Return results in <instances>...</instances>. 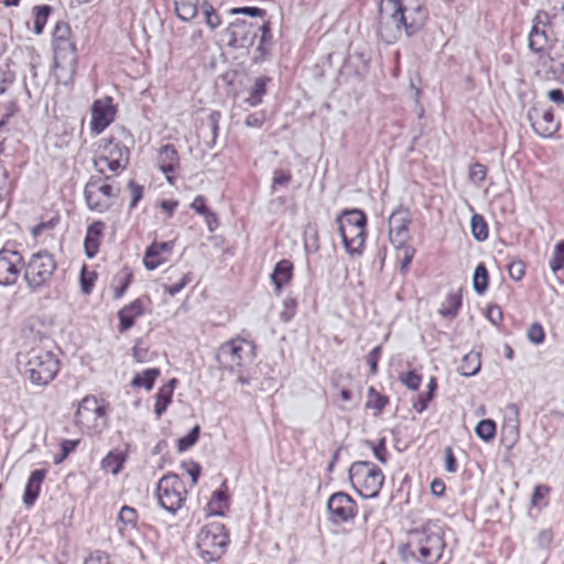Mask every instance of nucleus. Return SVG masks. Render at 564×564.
<instances>
[{
    "instance_id": "nucleus-38",
    "label": "nucleus",
    "mask_w": 564,
    "mask_h": 564,
    "mask_svg": "<svg viewBox=\"0 0 564 564\" xmlns=\"http://www.w3.org/2000/svg\"><path fill=\"white\" fill-rule=\"evenodd\" d=\"M389 404V397L379 393L375 387H369L367 392L366 409L373 410V415L379 416Z\"/></svg>"
},
{
    "instance_id": "nucleus-19",
    "label": "nucleus",
    "mask_w": 564,
    "mask_h": 564,
    "mask_svg": "<svg viewBox=\"0 0 564 564\" xmlns=\"http://www.w3.org/2000/svg\"><path fill=\"white\" fill-rule=\"evenodd\" d=\"M158 167L165 175L170 185H175L176 173L181 167L180 155L173 144H164L158 154Z\"/></svg>"
},
{
    "instance_id": "nucleus-7",
    "label": "nucleus",
    "mask_w": 564,
    "mask_h": 564,
    "mask_svg": "<svg viewBox=\"0 0 564 564\" xmlns=\"http://www.w3.org/2000/svg\"><path fill=\"white\" fill-rule=\"evenodd\" d=\"M229 534L225 524L213 521L205 524L196 536V547L205 563L219 560L227 551Z\"/></svg>"
},
{
    "instance_id": "nucleus-48",
    "label": "nucleus",
    "mask_w": 564,
    "mask_h": 564,
    "mask_svg": "<svg viewBox=\"0 0 564 564\" xmlns=\"http://www.w3.org/2000/svg\"><path fill=\"white\" fill-rule=\"evenodd\" d=\"M496 423L490 419L481 420L475 427L476 435L485 442L491 441L496 435Z\"/></svg>"
},
{
    "instance_id": "nucleus-21",
    "label": "nucleus",
    "mask_w": 564,
    "mask_h": 564,
    "mask_svg": "<svg viewBox=\"0 0 564 564\" xmlns=\"http://www.w3.org/2000/svg\"><path fill=\"white\" fill-rule=\"evenodd\" d=\"M509 417H507L501 427V442L508 449L514 447L520 438V410L518 404L510 403L507 405Z\"/></svg>"
},
{
    "instance_id": "nucleus-27",
    "label": "nucleus",
    "mask_w": 564,
    "mask_h": 564,
    "mask_svg": "<svg viewBox=\"0 0 564 564\" xmlns=\"http://www.w3.org/2000/svg\"><path fill=\"white\" fill-rule=\"evenodd\" d=\"M293 276V263L290 260H280L271 273V280L278 293L288 284Z\"/></svg>"
},
{
    "instance_id": "nucleus-46",
    "label": "nucleus",
    "mask_w": 564,
    "mask_h": 564,
    "mask_svg": "<svg viewBox=\"0 0 564 564\" xmlns=\"http://www.w3.org/2000/svg\"><path fill=\"white\" fill-rule=\"evenodd\" d=\"M549 265L554 274H557L564 269V240H560L555 243L549 260Z\"/></svg>"
},
{
    "instance_id": "nucleus-32",
    "label": "nucleus",
    "mask_w": 564,
    "mask_h": 564,
    "mask_svg": "<svg viewBox=\"0 0 564 564\" xmlns=\"http://www.w3.org/2000/svg\"><path fill=\"white\" fill-rule=\"evenodd\" d=\"M202 0H174V10L181 21L189 22L197 17Z\"/></svg>"
},
{
    "instance_id": "nucleus-54",
    "label": "nucleus",
    "mask_w": 564,
    "mask_h": 564,
    "mask_svg": "<svg viewBox=\"0 0 564 564\" xmlns=\"http://www.w3.org/2000/svg\"><path fill=\"white\" fill-rule=\"evenodd\" d=\"M79 440H63L61 443V453L54 457V464L58 465L67 458V456L76 449Z\"/></svg>"
},
{
    "instance_id": "nucleus-24",
    "label": "nucleus",
    "mask_w": 564,
    "mask_h": 564,
    "mask_svg": "<svg viewBox=\"0 0 564 564\" xmlns=\"http://www.w3.org/2000/svg\"><path fill=\"white\" fill-rule=\"evenodd\" d=\"M46 473V469H35L31 473L23 494V503L28 509L32 508L37 500Z\"/></svg>"
},
{
    "instance_id": "nucleus-50",
    "label": "nucleus",
    "mask_w": 564,
    "mask_h": 564,
    "mask_svg": "<svg viewBox=\"0 0 564 564\" xmlns=\"http://www.w3.org/2000/svg\"><path fill=\"white\" fill-rule=\"evenodd\" d=\"M200 434V426L195 425L185 436L178 438L177 441V451L180 453L188 451L192 446H194Z\"/></svg>"
},
{
    "instance_id": "nucleus-14",
    "label": "nucleus",
    "mask_w": 564,
    "mask_h": 564,
    "mask_svg": "<svg viewBox=\"0 0 564 564\" xmlns=\"http://www.w3.org/2000/svg\"><path fill=\"white\" fill-rule=\"evenodd\" d=\"M328 520L334 525L352 522L358 514L355 499L344 491L330 495L327 500Z\"/></svg>"
},
{
    "instance_id": "nucleus-44",
    "label": "nucleus",
    "mask_w": 564,
    "mask_h": 564,
    "mask_svg": "<svg viewBox=\"0 0 564 564\" xmlns=\"http://www.w3.org/2000/svg\"><path fill=\"white\" fill-rule=\"evenodd\" d=\"M470 227L473 237L477 241H485L488 238V225L482 215L474 214L470 219Z\"/></svg>"
},
{
    "instance_id": "nucleus-62",
    "label": "nucleus",
    "mask_w": 564,
    "mask_h": 564,
    "mask_svg": "<svg viewBox=\"0 0 564 564\" xmlns=\"http://www.w3.org/2000/svg\"><path fill=\"white\" fill-rule=\"evenodd\" d=\"M83 564H113L110 555L105 551H94L84 561Z\"/></svg>"
},
{
    "instance_id": "nucleus-35",
    "label": "nucleus",
    "mask_w": 564,
    "mask_h": 564,
    "mask_svg": "<svg viewBox=\"0 0 564 564\" xmlns=\"http://www.w3.org/2000/svg\"><path fill=\"white\" fill-rule=\"evenodd\" d=\"M94 166L100 176L105 177L106 171H110L112 174L118 175L127 169L128 164L118 161V159L113 160L106 156L105 154H101L94 159Z\"/></svg>"
},
{
    "instance_id": "nucleus-58",
    "label": "nucleus",
    "mask_w": 564,
    "mask_h": 564,
    "mask_svg": "<svg viewBox=\"0 0 564 564\" xmlns=\"http://www.w3.org/2000/svg\"><path fill=\"white\" fill-rule=\"evenodd\" d=\"M486 175L487 167L484 164L475 162L470 165L468 177L473 183L480 184L481 182L485 181Z\"/></svg>"
},
{
    "instance_id": "nucleus-31",
    "label": "nucleus",
    "mask_w": 564,
    "mask_h": 564,
    "mask_svg": "<svg viewBox=\"0 0 564 564\" xmlns=\"http://www.w3.org/2000/svg\"><path fill=\"white\" fill-rule=\"evenodd\" d=\"M272 79L268 76H259L254 79L252 87L249 90L248 97L243 100L249 107H258L262 104L263 97L267 95V86Z\"/></svg>"
},
{
    "instance_id": "nucleus-64",
    "label": "nucleus",
    "mask_w": 564,
    "mask_h": 564,
    "mask_svg": "<svg viewBox=\"0 0 564 564\" xmlns=\"http://www.w3.org/2000/svg\"><path fill=\"white\" fill-rule=\"evenodd\" d=\"M128 188L130 189L131 196H132L130 205H129V209L132 210L133 208H135L138 203L143 197V186L138 184L134 180H131L128 183Z\"/></svg>"
},
{
    "instance_id": "nucleus-51",
    "label": "nucleus",
    "mask_w": 564,
    "mask_h": 564,
    "mask_svg": "<svg viewBox=\"0 0 564 564\" xmlns=\"http://www.w3.org/2000/svg\"><path fill=\"white\" fill-rule=\"evenodd\" d=\"M191 208L194 209L197 214L204 216L210 226V218L216 220V215L209 210L206 206V198L202 195H198L194 198L191 204Z\"/></svg>"
},
{
    "instance_id": "nucleus-56",
    "label": "nucleus",
    "mask_w": 564,
    "mask_h": 564,
    "mask_svg": "<svg viewBox=\"0 0 564 564\" xmlns=\"http://www.w3.org/2000/svg\"><path fill=\"white\" fill-rule=\"evenodd\" d=\"M297 302L294 297L288 296L283 301V310L280 313V318L283 322H290L296 314Z\"/></svg>"
},
{
    "instance_id": "nucleus-13",
    "label": "nucleus",
    "mask_w": 564,
    "mask_h": 564,
    "mask_svg": "<svg viewBox=\"0 0 564 564\" xmlns=\"http://www.w3.org/2000/svg\"><path fill=\"white\" fill-rule=\"evenodd\" d=\"M106 421V406L94 395L85 397L75 413V424L80 429L95 430Z\"/></svg>"
},
{
    "instance_id": "nucleus-20",
    "label": "nucleus",
    "mask_w": 564,
    "mask_h": 564,
    "mask_svg": "<svg viewBox=\"0 0 564 564\" xmlns=\"http://www.w3.org/2000/svg\"><path fill=\"white\" fill-rule=\"evenodd\" d=\"M151 301L148 296L139 297L132 301L130 304L124 305L118 312L119 326L118 329L120 333H126L130 328L133 327L135 319L147 312V305L150 304Z\"/></svg>"
},
{
    "instance_id": "nucleus-11",
    "label": "nucleus",
    "mask_w": 564,
    "mask_h": 564,
    "mask_svg": "<svg viewBox=\"0 0 564 564\" xmlns=\"http://www.w3.org/2000/svg\"><path fill=\"white\" fill-rule=\"evenodd\" d=\"M109 178V175H105V177L93 175L86 183L84 196L87 207L90 210L105 213L113 205L115 199L119 196L120 188H115L112 185L106 183Z\"/></svg>"
},
{
    "instance_id": "nucleus-47",
    "label": "nucleus",
    "mask_w": 564,
    "mask_h": 564,
    "mask_svg": "<svg viewBox=\"0 0 564 564\" xmlns=\"http://www.w3.org/2000/svg\"><path fill=\"white\" fill-rule=\"evenodd\" d=\"M34 33L41 34L52 13V7L48 4L34 7Z\"/></svg>"
},
{
    "instance_id": "nucleus-26",
    "label": "nucleus",
    "mask_w": 564,
    "mask_h": 564,
    "mask_svg": "<svg viewBox=\"0 0 564 564\" xmlns=\"http://www.w3.org/2000/svg\"><path fill=\"white\" fill-rule=\"evenodd\" d=\"M259 28V43L256 47V52L258 55L254 57L256 63H261L265 61L270 54L272 43H273V36H272V30L271 24L269 21H263L261 24H258Z\"/></svg>"
},
{
    "instance_id": "nucleus-5",
    "label": "nucleus",
    "mask_w": 564,
    "mask_h": 564,
    "mask_svg": "<svg viewBox=\"0 0 564 564\" xmlns=\"http://www.w3.org/2000/svg\"><path fill=\"white\" fill-rule=\"evenodd\" d=\"M336 223L346 251L361 254L366 241L367 216L361 209H350L337 216Z\"/></svg>"
},
{
    "instance_id": "nucleus-55",
    "label": "nucleus",
    "mask_w": 564,
    "mask_h": 564,
    "mask_svg": "<svg viewBox=\"0 0 564 564\" xmlns=\"http://www.w3.org/2000/svg\"><path fill=\"white\" fill-rule=\"evenodd\" d=\"M14 80L15 73L8 65L0 66V95H3Z\"/></svg>"
},
{
    "instance_id": "nucleus-49",
    "label": "nucleus",
    "mask_w": 564,
    "mask_h": 564,
    "mask_svg": "<svg viewBox=\"0 0 564 564\" xmlns=\"http://www.w3.org/2000/svg\"><path fill=\"white\" fill-rule=\"evenodd\" d=\"M292 181V173L290 170L275 169L273 171L272 183L270 186L271 193H275L279 187H286Z\"/></svg>"
},
{
    "instance_id": "nucleus-6",
    "label": "nucleus",
    "mask_w": 564,
    "mask_h": 564,
    "mask_svg": "<svg viewBox=\"0 0 564 564\" xmlns=\"http://www.w3.org/2000/svg\"><path fill=\"white\" fill-rule=\"evenodd\" d=\"M349 480L360 497L372 499L379 496L384 484V475L375 463L357 460L349 467Z\"/></svg>"
},
{
    "instance_id": "nucleus-57",
    "label": "nucleus",
    "mask_w": 564,
    "mask_h": 564,
    "mask_svg": "<svg viewBox=\"0 0 564 564\" xmlns=\"http://www.w3.org/2000/svg\"><path fill=\"white\" fill-rule=\"evenodd\" d=\"M192 281V273L187 272L182 275L178 282L173 284H164L163 290L171 296H175Z\"/></svg>"
},
{
    "instance_id": "nucleus-28",
    "label": "nucleus",
    "mask_w": 564,
    "mask_h": 564,
    "mask_svg": "<svg viewBox=\"0 0 564 564\" xmlns=\"http://www.w3.org/2000/svg\"><path fill=\"white\" fill-rule=\"evenodd\" d=\"M226 490L227 486L226 481H224L220 488L213 492V496L207 503V512L209 516H224L226 510L229 509V497Z\"/></svg>"
},
{
    "instance_id": "nucleus-8",
    "label": "nucleus",
    "mask_w": 564,
    "mask_h": 564,
    "mask_svg": "<svg viewBox=\"0 0 564 564\" xmlns=\"http://www.w3.org/2000/svg\"><path fill=\"white\" fill-rule=\"evenodd\" d=\"M23 268L24 281L30 291L35 293L51 284L57 263L52 253L41 250L33 253Z\"/></svg>"
},
{
    "instance_id": "nucleus-2",
    "label": "nucleus",
    "mask_w": 564,
    "mask_h": 564,
    "mask_svg": "<svg viewBox=\"0 0 564 564\" xmlns=\"http://www.w3.org/2000/svg\"><path fill=\"white\" fill-rule=\"evenodd\" d=\"M444 529L437 521L429 520L421 528L409 532V542L401 546L403 558L411 557L422 564L440 562L446 547Z\"/></svg>"
},
{
    "instance_id": "nucleus-60",
    "label": "nucleus",
    "mask_w": 564,
    "mask_h": 564,
    "mask_svg": "<svg viewBox=\"0 0 564 564\" xmlns=\"http://www.w3.org/2000/svg\"><path fill=\"white\" fill-rule=\"evenodd\" d=\"M527 337L529 341H531L534 345H540L545 339V333L540 323H533L527 332Z\"/></svg>"
},
{
    "instance_id": "nucleus-4",
    "label": "nucleus",
    "mask_w": 564,
    "mask_h": 564,
    "mask_svg": "<svg viewBox=\"0 0 564 564\" xmlns=\"http://www.w3.org/2000/svg\"><path fill=\"white\" fill-rule=\"evenodd\" d=\"M21 362H23L24 376L35 386H47L59 371L57 356L41 347L30 349Z\"/></svg>"
},
{
    "instance_id": "nucleus-34",
    "label": "nucleus",
    "mask_w": 564,
    "mask_h": 564,
    "mask_svg": "<svg viewBox=\"0 0 564 564\" xmlns=\"http://www.w3.org/2000/svg\"><path fill=\"white\" fill-rule=\"evenodd\" d=\"M463 296L462 290L451 292L446 295L445 301L442 303L438 313L446 318H455L462 307Z\"/></svg>"
},
{
    "instance_id": "nucleus-36",
    "label": "nucleus",
    "mask_w": 564,
    "mask_h": 564,
    "mask_svg": "<svg viewBox=\"0 0 564 564\" xmlns=\"http://www.w3.org/2000/svg\"><path fill=\"white\" fill-rule=\"evenodd\" d=\"M480 368L481 355L478 351L471 350L463 357L457 370L464 377H471L477 375Z\"/></svg>"
},
{
    "instance_id": "nucleus-40",
    "label": "nucleus",
    "mask_w": 564,
    "mask_h": 564,
    "mask_svg": "<svg viewBox=\"0 0 564 564\" xmlns=\"http://www.w3.org/2000/svg\"><path fill=\"white\" fill-rule=\"evenodd\" d=\"M553 57H556L555 62H547L546 65L540 66L546 68L547 79L564 84V53L558 52Z\"/></svg>"
},
{
    "instance_id": "nucleus-23",
    "label": "nucleus",
    "mask_w": 564,
    "mask_h": 564,
    "mask_svg": "<svg viewBox=\"0 0 564 564\" xmlns=\"http://www.w3.org/2000/svg\"><path fill=\"white\" fill-rule=\"evenodd\" d=\"M115 119V108L101 100H96L91 107L90 128L96 133H101Z\"/></svg>"
},
{
    "instance_id": "nucleus-42",
    "label": "nucleus",
    "mask_w": 564,
    "mask_h": 564,
    "mask_svg": "<svg viewBox=\"0 0 564 564\" xmlns=\"http://www.w3.org/2000/svg\"><path fill=\"white\" fill-rule=\"evenodd\" d=\"M159 376H160L159 368H149V369H145L141 373H137L133 377L131 384L133 387H143L148 391H150L153 388L154 382Z\"/></svg>"
},
{
    "instance_id": "nucleus-1",
    "label": "nucleus",
    "mask_w": 564,
    "mask_h": 564,
    "mask_svg": "<svg viewBox=\"0 0 564 564\" xmlns=\"http://www.w3.org/2000/svg\"><path fill=\"white\" fill-rule=\"evenodd\" d=\"M392 8L388 17L382 14V4L379 8L378 36L387 44L395 43L402 32L408 37L416 34L425 24L429 13L425 7L417 4L406 7L401 0H386Z\"/></svg>"
},
{
    "instance_id": "nucleus-16",
    "label": "nucleus",
    "mask_w": 564,
    "mask_h": 564,
    "mask_svg": "<svg viewBox=\"0 0 564 564\" xmlns=\"http://www.w3.org/2000/svg\"><path fill=\"white\" fill-rule=\"evenodd\" d=\"M259 34L258 24L237 19L226 29L228 44L235 48H249Z\"/></svg>"
},
{
    "instance_id": "nucleus-12",
    "label": "nucleus",
    "mask_w": 564,
    "mask_h": 564,
    "mask_svg": "<svg viewBox=\"0 0 564 564\" xmlns=\"http://www.w3.org/2000/svg\"><path fill=\"white\" fill-rule=\"evenodd\" d=\"M52 44L55 66L74 69L77 65V50L72 29L67 22L58 21L55 24Z\"/></svg>"
},
{
    "instance_id": "nucleus-9",
    "label": "nucleus",
    "mask_w": 564,
    "mask_h": 564,
    "mask_svg": "<svg viewBox=\"0 0 564 564\" xmlns=\"http://www.w3.org/2000/svg\"><path fill=\"white\" fill-rule=\"evenodd\" d=\"M256 357V346L240 337L225 341L218 348L216 360L219 367L230 372L239 371Z\"/></svg>"
},
{
    "instance_id": "nucleus-52",
    "label": "nucleus",
    "mask_w": 564,
    "mask_h": 564,
    "mask_svg": "<svg viewBox=\"0 0 564 564\" xmlns=\"http://www.w3.org/2000/svg\"><path fill=\"white\" fill-rule=\"evenodd\" d=\"M399 380L408 389H410L412 391H416L422 383V376L419 375L415 370H410V371L400 373Z\"/></svg>"
},
{
    "instance_id": "nucleus-37",
    "label": "nucleus",
    "mask_w": 564,
    "mask_h": 564,
    "mask_svg": "<svg viewBox=\"0 0 564 564\" xmlns=\"http://www.w3.org/2000/svg\"><path fill=\"white\" fill-rule=\"evenodd\" d=\"M127 454L119 449L110 451L101 460V468L117 475L121 471Z\"/></svg>"
},
{
    "instance_id": "nucleus-30",
    "label": "nucleus",
    "mask_w": 564,
    "mask_h": 564,
    "mask_svg": "<svg viewBox=\"0 0 564 564\" xmlns=\"http://www.w3.org/2000/svg\"><path fill=\"white\" fill-rule=\"evenodd\" d=\"M138 511L130 506H123L118 513L119 532L121 535H129L138 528Z\"/></svg>"
},
{
    "instance_id": "nucleus-18",
    "label": "nucleus",
    "mask_w": 564,
    "mask_h": 564,
    "mask_svg": "<svg viewBox=\"0 0 564 564\" xmlns=\"http://www.w3.org/2000/svg\"><path fill=\"white\" fill-rule=\"evenodd\" d=\"M23 256L15 250H0V285L17 283L22 270Z\"/></svg>"
},
{
    "instance_id": "nucleus-59",
    "label": "nucleus",
    "mask_w": 564,
    "mask_h": 564,
    "mask_svg": "<svg viewBox=\"0 0 564 564\" xmlns=\"http://www.w3.org/2000/svg\"><path fill=\"white\" fill-rule=\"evenodd\" d=\"M372 449L373 456L381 463L387 464L388 463V451L386 446V437H382L378 441L377 444L368 441L367 442Z\"/></svg>"
},
{
    "instance_id": "nucleus-25",
    "label": "nucleus",
    "mask_w": 564,
    "mask_h": 564,
    "mask_svg": "<svg viewBox=\"0 0 564 564\" xmlns=\"http://www.w3.org/2000/svg\"><path fill=\"white\" fill-rule=\"evenodd\" d=\"M104 229L105 224L101 220L94 221L88 226L84 239L85 253L88 259H93L98 253Z\"/></svg>"
},
{
    "instance_id": "nucleus-45",
    "label": "nucleus",
    "mask_w": 564,
    "mask_h": 564,
    "mask_svg": "<svg viewBox=\"0 0 564 564\" xmlns=\"http://www.w3.org/2000/svg\"><path fill=\"white\" fill-rule=\"evenodd\" d=\"M200 10L204 14L205 23L210 30H215L221 25L220 15L209 1L203 0L200 3Z\"/></svg>"
},
{
    "instance_id": "nucleus-63",
    "label": "nucleus",
    "mask_w": 564,
    "mask_h": 564,
    "mask_svg": "<svg viewBox=\"0 0 564 564\" xmlns=\"http://www.w3.org/2000/svg\"><path fill=\"white\" fill-rule=\"evenodd\" d=\"M509 275L514 281H521L525 274V263L522 260H512L508 265Z\"/></svg>"
},
{
    "instance_id": "nucleus-61",
    "label": "nucleus",
    "mask_w": 564,
    "mask_h": 564,
    "mask_svg": "<svg viewBox=\"0 0 564 564\" xmlns=\"http://www.w3.org/2000/svg\"><path fill=\"white\" fill-rule=\"evenodd\" d=\"M382 355V346L377 345L375 348L370 350V352L366 356V361L370 367V373L376 376L378 373V364Z\"/></svg>"
},
{
    "instance_id": "nucleus-39",
    "label": "nucleus",
    "mask_w": 564,
    "mask_h": 564,
    "mask_svg": "<svg viewBox=\"0 0 564 564\" xmlns=\"http://www.w3.org/2000/svg\"><path fill=\"white\" fill-rule=\"evenodd\" d=\"M133 280V273L129 268H123L116 276L113 278V299L120 300L129 289L130 284Z\"/></svg>"
},
{
    "instance_id": "nucleus-17",
    "label": "nucleus",
    "mask_w": 564,
    "mask_h": 564,
    "mask_svg": "<svg viewBox=\"0 0 564 564\" xmlns=\"http://www.w3.org/2000/svg\"><path fill=\"white\" fill-rule=\"evenodd\" d=\"M412 215L409 208L400 205L389 217V237L391 243L402 245L410 241V225Z\"/></svg>"
},
{
    "instance_id": "nucleus-41",
    "label": "nucleus",
    "mask_w": 564,
    "mask_h": 564,
    "mask_svg": "<svg viewBox=\"0 0 564 564\" xmlns=\"http://www.w3.org/2000/svg\"><path fill=\"white\" fill-rule=\"evenodd\" d=\"M221 120V112L219 110H213L209 112L206 119V123L209 130L208 139L204 142L208 149H213L216 144L219 134V122Z\"/></svg>"
},
{
    "instance_id": "nucleus-15",
    "label": "nucleus",
    "mask_w": 564,
    "mask_h": 564,
    "mask_svg": "<svg viewBox=\"0 0 564 564\" xmlns=\"http://www.w3.org/2000/svg\"><path fill=\"white\" fill-rule=\"evenodd\" d=\"M533 131L542 138H552L560 130L561 123L555 120L552 108H544L540 104H534L527 111Z\"/></svg>"
},
{
    "instance_id": "nucleus-33",
    "label": "nucleus",
    "mask_w": 564,
    "mask_h": 564,
    "mask_svg": "<svg viewBox=\"0 0 564 564\" xmlns=\"http://www.w3.org/2000/svg\"><path fill=\"white\" fill-rule=\"evenodd\" d=\"M104 154L113 160L129 164L130 150L128 147L118 141L115 137H110L104 145Z\"/></svg>"
},
{
    "instance_id": "nucleus-10",
    "label": "nucleus",
    "mask_w": 564,
    "mask_h": 564,
    "mask_svg": "<svg viewBox=\"0 0 564 564\" xmlns=\"http://www.w3.org/2000/svg\"><path fill=\"white\" fill-rule=\"evenodd\" d=\"M155 496L162 509L175 514L184 505L187 490L178 475L169 473L159 479Z\"/></svg>"
},
{
    "instance_id": "nucleus-3",
    "label": "nucleus",
    "mask_w": 564,
    "mask_h": 564,
    "mask_svg": "<svg viewBox=\"0 0 564 564\" xmlns=\"http://www.w3.org/2000/svg\"><path fill=\"white\" fill-rule=\"evenodd\" d=\"M558 24V15L551 17L546 11L540 10L532 19V26L528 34V47L538 56L539 65L555 62L549 51L557 42L555 26Z\"/></svg>"
},
{
    "instance_id": "nucleus-43",
    "label": "nucleus",
    "mask_w": 564,
    "mask_h": 564,
    "mask_svg": "<svg viewBox=\"0 0 564 564\" xmlns=\"http://www.w3.org/2000/svg\"><path fill=\"white\" fill-rule=\"evenodd\" d=\"M489 274L486 265L484 263H479L474 272L473 276V286L476 293L479 295L484 294L488 289Z\"/></svg>"
},
{
    "instance_id": "nucleus-29",
    "label": "nucleus",
    "mask_w": 564,
    "mask_h": 564,
    "mask_svg": "<svg viewBox=\"0 0 564 564\" xmlns=\"http://www.w3.org/2000/svg\"><path fill=\"white\" fill-rule=\"evenodd\" d=\"M176 383L177 379L172 378L166 384L162 386L158 390L154 404V413L158 419L162 416V414L166 411L167 406L172 402V397Z\"/></svg>"
},
{
    "instance_id": "nucleus-53",
    "label": "nucleus",
    "mask_w": 564,
    "mask_h": 564,
    "mask_svg": "<svg viewBox=\"0 0 564 564\" xmlns=\"http://www.w3.org/2000/svg\"><path fill=\"white\" fill-rule=\"evenodd\" d=\"M267 118H268V116H267V111L265 110H258V111L249 113L245 118L243 123L248 128L260 129L265 123Z\"/></svg>"
},
{
    "instance_id": "nucleus-22",
    "label": "nucleus",
    "mask_w": 564,
    "mask_h": 564,
    "mask_svg": "<svg viewBox=\"0 0 564 564\" xmlns=\"http://www.w3.org/2000/svg\"><path fill=\"white\" fill-rule=\"evenodd\" d=\"M174 248L173 241L152 242L144 252L143 264L148 270H155L167 261Z\"/></svg>"
}]
</instances>
